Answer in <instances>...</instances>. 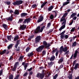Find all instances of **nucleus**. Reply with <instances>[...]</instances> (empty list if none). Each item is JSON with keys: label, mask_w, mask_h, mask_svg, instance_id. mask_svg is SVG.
Returning <instances> with one entry per match:
<instances>
[{"label": "nucleus", "mask_w": 79, "mask_h": 79, "mask_svg": "<svg viewBox=\"0 0 79 79\" xmlns=\"http://www.w3.org/2000/svg\"><path fill=\"white\" fill-rule=\"evenodd\" d=\"M19 75H18L14 79H18V77H19Z\"/></svg>", "instance_id": "58"}, {"label": "nucleus", "mask_w": 79, "mask_h": 79, "mask_svg": "<svg viewBox=\"0 0 79 79\" xmlns=\"http://www.w3.org/2000/svg\"><path fill=\"white\" fill-rule=\"evenodd\" d=\"M27 74H28V73H26L24 74L23 76H26Z\"/></svg>", "instance_id": "60"}, {"label": "nucleus", "mask_w": 79, "mask_h": 79, "mask_svg": "<svg viewBox=\"0 0 79 79\" xmlns=\"http://www.w3.org/2000/svg\"><path fill=\"white\" fill-rule=\"evenodd\" d=\"M34 37V35H31L30 36L28 39V40H30L31 39H32Z\"/></svg>", "instance_id": "37"}, {"label": "nucleus", "mask_w": 79, "mask_h": 79, "mask_svg": "<svg viewBox=\"0 0 79 79\" xmlns=\"http://www.w3.org/2000/svg\"><path fill=\"white\" fill-rule=\"evenodd\" d=\"M77 62V60H74V61L73 62L72 66L73 67V66H74V65H75V67H74V69H75V70H76L77 68H79V64L77 63H76Z\"/></svg>", "instance_id": "3"}, {"label": "nucleus", "mask_w": 79, "mask_h": 79, "mask_svg": "<svg viewBox=\"0 0 79 79\" xmlns=\"http://www.w3.org/2000/svg\"><path fill=\"white\" fill-rule=\"evenodd\" d=\"M30 48H28L27 49H26V52H29V49Z\"/></svg>", "instance_id": "54"}, {"label": "nucleus", "mask_w": 79, "mask_h": 79, "mask_svg": "<svg viewBox=\"0 0 79 79\" xmlns=\"http://www.w3.org/2000/svg\"><path fill=\"white\" fill-rule=\"evenodd\" d=\"M51 25V23H49L48 24L47 27H50V26Z\"/></svg>", "instance_id": "57"}, {"label": "nucleus", "mask_w": 79, "mask_h": 79, "mask_svg": "<svg viewBox=\"0 0 79 79\" xmlns=\"http://www.w3.org/2000/svg\"><path fill=\"white\" fill-rule=\"evenodd\" d=\"M30 21H31V19H25L24 21V24H26V23H27H27H29Z\"/></svg>", "instance_id": "12"}, {"label": "nucleus", "mask_w": 79, "mask_h": 79, "mask_svg": "<svg viewBox=\"0 0 79 79\" xmlns=\"http://www.w3.org/2000/svg\"><path fill=\"white\" fill-rule=\"evenodd\" d=\"M18 65H19V63L18 62H16L15 63V64L14 66V68L12 69V71H15L16 70V67H17V66H18Z\"/></svg>", "instance_id": "9"}, {"label": "nucleus", "mask_w": 79, "mask_h": 79, "mask_svg": "<svg viewBox=\"0 0 79 79\" xmlns=\"http://www.w3.org/2000/svg\"><path fill=\"white\" fill-rule=\"evenodd\" d=\"M36 6L37 5L35 4L33 5L32 6V7H33V8H35V7H36Z\"/></svg>", "instance_id": "61"}, {"label": "nucleus", "mask_w": 79, "mask_h": 79, "mask_svg": "<svg viewBox=\"0 0 79 79\" xmlns=\"http://www.w3.org/2000/svg\"><path fill=\"white\" fill-rule=\"evenodd\" d=\"M23 21V19H20L19 20V23H21V22H22V21Z\"/></svg>", "instance_id": "53"}, {"label": "nucleus", "mask_w": 79, "mask_h": 79, "mask_svg": "<svg viewBox=\"0 0 79 79\" xmlns=\"http://www.w3.org/2000/svg\"><path fill=\"white\" fill-rule=\"evenodd\" d=\"M65 27H66V26H64V25L62 26L60 28V31H61V30H62V29H64V28H65Z\"/></svg>", "instance_id": "24"}, {"label": "nucleus", "mask_w": 79, "mask_h": 79, "mask_svg": "<svg viewBox=\"0 0 79 79\" xmlns=\"http://www.w3.org/2000/svg\"><path fill=\"white\" fill-rule=\"evenodd\" d=\"M40 40V36H38L37 38H36L35 40V43H38V42H39V41Z\"/></svg>", "instance_id": "10"}, {"label": "nucleus", "mask_w": 79, "mask_h": 79, "mask_svg": "<svg viewBox=\"0 0 79 79\" xmlns=\"http://www.w3.org/2000/svg\"><path fill=\"white\" fill-rule=\"evenodd\" d=\"M60 39L62 40V39H64V35H60Z\"/></svg>", "instance_id": "42"}, {"label": "nucleus", "mask_w": 79, "mask_h": 79, "mask_svg": "<svg viewBox=\"0 0 79 79\" xmlns=\"http://www.w3.org/2000/svg\"><path fill=\"white\" fill-rule=\"evenodd\" d=\"M45 76V73H43L42 74L40 73H38L37 74V77L39 78H40V79H42L44 78Z\"/></svg>", "instance_id": "4"}, {"label": "nucleus", "mask_w": 79, "mask_h": 79, "mask_svg": "<svg viewBox=\"0 0 79 79\" xmlns=\"http://www.w3.org/2000/svg\"><path fill=\"white\" fill-rule=\"evenodd\" d=\"M75 16H77V13H73L70 15V18H73Z\"/></svg>", "instance_id": "14"}, {"label": "nucleus", "mask_w": 79, "mask_h": 79, "mask_svg": "<svg viewBox=\"0 0 79 79\" xmlns=\"http://www.w3.org/2000/svg\"><path fill=\"white\" fill-rule=\"evenodd\" d=\"M63 67V65H61L60 66V69H61Z\"/></svg>", "instance_id": "62"}, {"label": "nucleus", "mask_w": 79, "mask_h": 79, "mask_svg": "<svg viewBox=\"0 0 79 79\" xmlns=\"http://www.w3.org/2000/svg\"><path fill=\"white\" fill-rule=\"evenodd\" d=\"M53 15H51V16H50V18L51 19H53Z\"/></svg>", "instance_id": "48"}, {"label": "nucleus", "mask_w": 79, "mask_h": 79, "mask_svg": "<svg viewBox=\"0 0 79 79\" xmlns=\"http://www.w3.org/2000/svg\"><path fill=\"white\" fill-rule=\"evenodd\" d=\"M53 8V6H51L48 8V10L49 11H52V10Z\"/></svg>", "instance_id": "29"}, {"label": "nucleus", "mask_w": 79, "mask_h": 79, "mask_svg": "<svg viewBox=\"0 0 79 79\" xmlns=\"http://www.w3.org/2000/svg\"><path fill=\"white\" fill-rule=\"evenodd\" d=\"M68 77L69 78V79H73V76H72V75L71 74L70 76Z\"/></svg>", "instance_id": "52"}, {"label": "nucleus", "mask_w": 79, "mask_h": 79, "mask_svg": "<svg viewBox=\"0 0 79 79\" xmlns=\"http://www.w3.org/2000/svg\"><path fill=\"white\" fill-rule=\"evenodd\" d=\"M75 30V27H74L73 28H72V29L70 31L74 32V31Z\"/></svg>", "instance_id": "45"}, {"label": "nucleus", "mask_w": 79, "mask_h": 79, "mask_svg": "<svg viewBox=\"0 0 79 79\" xmlns=\"http://www.w3.org/2000/svg\"><path fill=\"white\" fill-rule=\"evenodd\" d=\"M43 45H44V47H46V48L49 47L50 46V44H48L45 41H43Z\"/></svg>", "instance_id": "7"}, {"label": "nucleus", "mask_w": 79, "mask_h": 79, "mask_svg": "<svg viewBox=\"0 0 79 79\" xmlns=\"http://www.w3.org/2000/svg\"><path fill=\"white\" fill-rule=\"evenodd\" d=\"M57 50H58V49H57V48H56L55 50H53L52 51L53 53H55V52H56V51H57Z\"/></svg>", "instance_id": "43"}, {"label": "nucleus", "mask_w": 79, "mask_h": 79, "mask_svg": "<svg viewBox=\"0 0 79 79\" xmlns=\"http://www.w3.org/2000/svg\"><path fill=\"white\" fill-rule=\"evenodd\" d=\"M58 77V74H56L54 77L53 79H56V77Z\"/></svg>", "instance_id": "47"}, {"label": "nucleus", "mask_w": 79, "mask_h": 79, "mask_svg": "<svg viewBox=\"0 0 79 79\" xmlns=\"http://www.w3.org/2000/svg\"><path fill=\"white\" fill-rule=\"evenodd\" d=\"M66 20L64 21L62 23L61 25L63 26H66Z\"/></svg>", "instance_id": "30"}, {"label": "nucleus", "mask_w": 79, "mask_h": 79, "mask_svg": "<svg viewBox=\"0 0 79 79\" xmlns=\"http://www.w3.org/2000/svg\"><path fill=\"white\" fill-rule=\"evenodd\" d=\"M26 27V25L24 24L20 26V28L22 30H24Z\"/></svg>", "instance_id": "11"}, {"label": "nucleus", "mask_w": 79, "mask_h": 79, "mask_svg": "<svg viewBox=\"0 0 79 79\" xmlns=\"http://www.w3.org/2000/svg\"><path fill=\"white\" fill-rule=\"evenodd\" d=\"M23 3V1H17L16 2L13 3L14 5H19Z\"/></svg>", "instance_id": "6"}, {"label": "nucleus", "mask_w": 79, "mask_h": 79, "mask_svg": "<svg viewBox=\"0 0 79 79\" xmlns=\"http://www.w3.org/2000/svg\"><path fill=\"white\" fill-rule=\"evenodd\" d=\"M46 54V52L45 51H44L43 52V55H45Z\"/></svg>", "instance_id": "56"}, {"label": "nucleus", "mask_w": 79, "mask_h": 79, "mask_svg": "<svg viewBox=\"0 0 79 79\" xmlns=\"http://www.w3.org/2000/svg\"><path fill=\"white\" fill-rule=\"evenodd\" d=\"M12 47H13V44H10L8 46V49H10V48H12Z\"/></svg>", "instance_id": "40"}, {"label": "nucleus", "mask_w": 79, "mask_h": 79, "mask_svg": "<svg viewBox=\"0 0 79 79\" xmlns=\"http://www.w3.org/2000/svg\"><path fill=\"white\" fill-rule=\"evenodd\" d=\"M10 3H11V2H7V4L8 5H10Z\"/></svg>", "instance_id": "63"}, {"label": "nucleus", "mask_w": 79, "mask_h": 79, "mask_svg": "<svg viewBox=\"0 0 79 79\" xmlns=\"http://www.w3.org/2000/svg\"><path fill=\"white\" fill-rule=\"evenodd\" d=\"M69 0H67V1L68 2H64L63 5V6H64L65 5H68V4H69V3H70V2L69 1Z\"/></svg>", "instance_id": "13"}, {"label": "nucleus", "mask_w": 79, "mask_h": 79, "mask_svg": "<svg viewBox=\"0 0 79 79\" xmlns=\"http://www.w3.org/2000/svg\"><path fill=\"white\" fill-rule=\"evenodd\" d=\"M34 55V54H33V53L32 52H31L30 53H29L28 54V56H29V57H30V56H32Z\"/></svg>", "instance_id": "33"}, {"label": "nucleus", "mask_w": 79, "mask_h": 79, "mask_svg": "<svg viewBox=\"0 0 79 79\" xmlns=\"http://www.w3.org/2000/svg\"><path fill=\"white\" fill-rule=\"evenodd\" d=\"M76 45H77V43H76V41H75L73 44L72 47H75Z\"/></svg>", "instance_id": "26"}, {"label": "nucleus", "mask_w": 79, "mask_h": 79, "mask_svg": "<svg viewBox=\"0 0 79 79\" xmlns=\"http://www.w3.org/2000/svg\"><path fill=\"white\" fill-rule=\"evenodd\" d=\"M77 19V17L76 16H74L73 18V21L74 20H76Z\"/></svg>", "instance_id": "51"}, {"label": "nucleus", "mask_w": 79, "mask_h": 79, "mask_svg": "<svg viewBox=\"0 0 79 79\" xmlns=\"http://www.w3.org/2000/svg\"><path fill=\"white\" fill-rule=\"evenodd\" d=\"M19 42H20L19 40H18L17 42V43L16 44V45L18 46V45H19Z\"/></svg>", "instance_id": "50"}, {"label": "nucleus", "mask_w": 79, "mask_h": 79, "mask_svg": "<svg viewBox=\"0 0 79 79\" xmlns=\"http://www.w3.org/2000/svg\"><path fill=\"white\" fill-rule=\"evenodd\" d=\"M75 79H79V76L75 78Z\"/></svg>", "instance_id": "64"}, {"label": "nucleus", "mask_w": 79, "mask_h": 79, "mask_svg": "<svg viewBox=\"0 0 79 79\" xmlns=\"http://www.w3.org/2000/svg\"><path fill=\"white\" fill-rule=\"evenodd\" d=\"M55 57L54 56H52L51 58L50 59V61H53L54 60H55Z\"/></svg>", "instance_id": "32"}, {"label": "nucleus", "mask_w": 79, "mask_h": 79, "mask_svg": "<svg viewBox=\"0 0 79 79\" xmlns=\"http://www.w3.org/2000/svg\"><path fill=\"white\" fill-rule=\"evenodd\" d=\"M51 74V73L49 72H47L46 74V76H50Z\"/></svg>", "instance_id": "59"}, {"label": "nucleus", "mask_w": 79, "mask_h": 79, "mask_svg": "<svg viewBox=\"0 0 79 79\" xmlns=\"http://www.w3.org/2000/svg\"><path fill=\"white\" fill-rule=\"evenodd\" d=\"M45 27V26H43L41 28V29L40 30V27L39 26L37 27L36 29L35 30V33H39L40 32H42L43 31V29Z\"/></svg>", "instance_id": "2"}, {"label": "nucleus", "mask_w": 79, "mask_h": 79, "mask_svg": "<svg viewBox=\"0 0 79 79\" xmlns=\"http://www.w3.org/2000/svg\"><path fill=\"white\" fill-rule=\"evenodd\" d=\"M13 79V75H10L9 76V79Z\"/></svg>", "instance_id": "46"}, {"label": "nucleus", "mask_w": 79, "mask_h": 79, "mask_svg": "<svg viewBox=\"0 0 79 79\" xmlns=\"http://www.w3.org/2000/svg\"><path fill=\"white\" fill-rule=\"evenodd\" d=\"M44 48V46L41 45L37 48L36 49V50L38 52H41L42 51V50H43Z\"/></svg>", "instance_id": "5"}, {"label": "nucleus", "mask_w": 79, "mask_h": 79, "mask_svg": "<svg viewBox=\"0 0 79 79\" xmlns=\"http://www.w3.org/2000/svg\"><path fill=\"white\" fill-rule=\"evenodd\" d=\"M22 65H24V67L25 68V70L26 69V68L27 67V66L28 65V64L27 63H25L23 62L22 63Z\"/></svg>", "instance_id": "15"}, {"label": "nucleus", "mask_w": 79, "mask_h": 79, "mask_svg": "<svg viewBox=\"0 0 79 79\" xmlns=\"http://www.w3.org/2000/svg\"><path fill=\"white\" fill-rule=\"evenodd\" d=\"M78 51H79V48H78L75 51V53L74 54H72L70 60H72V59H73V60H76V59L77 53H79L78 52Z\"/></svg>", "instance_id": "1"}, {"label": "nucleus", "mask_w": 79, "mask_h": 79, "mask_svg": "<svg viewBox=\"0 0 79 79\" xmlns=\"http://www.w3.org/2000/svg\"><path fill=\"white\" fill-rule=\"evenodd\" d=\"M23 58H24V57L23 56H21L19 59V61L21 60V61H22L23 60Z\"/></svg>", "instance_id": "36"}, {"label": "nucleus", "mask_w": 79, "mask_h": 79, "mask_svg": "<svg viewBox=\"0 0 79 79\" xmlns=\"http://www.w3.org/2000/svg\"><path fill=\"white\" fill-rule=\"evenodd\" d=\"M68 37H69V36L68 35H66L64 36V38H65V39H68Z\"/></svg>", "instance_id": "44"}, {"label": "nucleus", "mask_w": 79, "mask_h": 79, "mask_svg": "<svg viewBox=\"0 0 79 79\" xmlns=\"http://www.w3.org/2000/svg\"><path fill=\"white\" fill-rule=\"evenodd\" d=\"M6 50H4L2 52H0V55H3L4 53H6Z\"/></svg>", "instance_id": "22"}, {"label": "nucleus", "mask_w": 79, "mask_h": 79, "mask_svg": "<svg viewBox=\"0 0 79 79\" xmlns=\"http://www.w3.org/2000/svg\"><path fill=\"white\" fill-rule=\"evenodd\" d=\"M3 26L5 30L7 29V25L6 24H3Z\"/></svg>", "instance_id": "28"}, {"label": "nucleus", "mask_w": 79, "mask_h": 79, "mask_svg": "<svg viewBox=\"0 0 79 79\" xmlns=\"http://www.w3.org/2000/svg\"><path fill=\"white\" fill-rule=\"evenodd\" d=\"M63 46H62L60 48V54H61L62 53H63Z\"/></svg>", "instance_id": "18"}, {"label": "nucleus", "mask_w": 79, "mask_h": 79, "mask_svg": "<svg viewBox=\"0 0 79 79\" xmlns=\"http://www.w3.org/2000/svg\"><path fill=\"white\" fill-rule=\"evenodd\" d=\"M66 21V18H64V17H62V18L60 20V22H62L63 21Z\"/></svg>", "instance_id": "25"}, {"label": "nucleus", "mask_w": 79, "mask_h": 79, "mask_svg": "<svg viewBox=\"0 0 79 79\" xmlns=\"http://www.w3.org/2000/svg\"><path fill=\"white\" fill-rule=\"evenodd\" d=\"M73 22H74V20H72V22H70V23L69 24V25L70 26L72 25V24H73Z\"/></svg>", "instance_id": "55"}, {"label": "nucleus", "mask_w": 79, "mask_h": 79, "mask_svg": "<svg viewBox=\"0 0 79 79\" xmlns=\"http://www.w3.org/2000/svg\"><path fill=\"white\" fill-rule=\"evenodd\" d=\"M7 20H9V21H12V20H13V17L11 16L8 18H7Z\"/></svg>", "instance_id": "27"}, {"label": "nucleus", "mask_w": 79, "mask_h": 79, "mask_svg": "<svg viewBox=\"0 0 79 79\" xmlns=\"http://www.w3.org/2000/svg\"><path fill=\"white\" fill-rule=\"evenodd\" d=\"M67 15H68V13L67 12L64 14V15L62 16V18H66Z\"/></svg>", "instance_id": "35"}, {"label": "nucleus", "mask_w": 79, "mask_h": 79, "mask_svg": "<svg viewBox=\"0 0 79 79\" xmlns=\"http://www.w3.org/2000/svg\"><path fill=\"white\" fill-rule=\"evenodd\" d=\"M48 64L49 67H52V65H53V62H51L50 63H48Z\"/></svg>", "instance_id": "23"}, {"label": "nucleus", "mask_w": 79, "mask_h": 79, "mask_svg": "<svg viewBox=\"0 0 79 79\" xmlns=\"http://www.w3.org/2000/svg\"><path fill=\"white\" fill-rule=\"evenodd\" d=\"M12 37V36H8L7 38L8 40H11Z\"/></svg>", "instance_id": "31"}, {"label": "nucleus", "mask_w": 79, "mask_h": 79, "mask_svg": "<svg viewBox=\"0 0 79 79\" xmlns=\"http://www.w3.org/2000/svg\"><path fill=\"white\" fill-rule=\"evenodd\" d=\"M34 37V35H31L30 36L28 39V40H30L31 39H32Z\"/></svg>", "instance_id": "38"}, {"label": "nucleus", "mask_w": 79, "mask_h": 79, "mask_svg": "<svg viewBox=\"0 0 79 79\" xmlns=\"http://www.w3.org/2000/svg\"><path fill=\"white\" fill-rule=\"evenodd\" d=\"M47 3V2H46L44 3L41 6V8H43L44 6H45V5H46Z\"/></svg>", "instance_id": "34"}, {"label": "nucleus", "mask_w": 79, "mask_h": 79, "mask_svg": "<svg viewBox=\"0 0 79 79\" xmlns=\"http://www.w3.org/2000/svg\"><path fill=\"white\" fill-rule=\"evenodd\" d=\"M65 52V55H68V54H69V51H67Z\"/></svg>", "instance_id": "39"}, {"label": "nucleus", "mask_w": 79, "mask_h": 79, "mask_svg": "<svg viewBox=\"0 0 79 79\" xmlns=\"http://www.w3.org/2000/svg\"><path fill=\"white\" fill-rule=\"evenodd\" d=\"M64 33H65V31H64L60 34V35H64Z\"/></svg>", "instance_id": "41"}, {"label": "nucleus", "mask_w": 79, "mask_h": 79, "mask_svg": "<svg viewBox=\"0 0 79 79\" xmlns=\"http://www.w3.org/2000/svg\"><path fill=\"white\" fill-rule=\"evenodd\" d=\"M18 39H19V36L17 35L14 38V41H16V40H17Z\"/></svg>", "instance_id": "17"}, {"label": "nucleus", "mask_w": 79, "mask_h": 79, "mask_svg": "<svg viewBox=\"0 0 79 79\" xmlns=\"http://www.w3.org/2000/svg\"><path fill=\"white\" fill-rule=\"evenodd\" d=\"M67 51H68V48L67 47L65 46L63 50H62V53L63 52H67Z\"/></svg>", "instance_id": "16"}, {"label": "nucleus", "mask_w": 79, "mask_h": 79, "mask_svg": "<svg viewBox=\"0 0 79 79\" xmlns=\"http://www.w3.org/2000/svg\"><path fill=\"white\" fill-rule=\"evenodd\" d=\"M14 13L15 14V15H19V10H15Z\"/></svg>", "instance_id": "21"}, {"label": "nucleus", "mask_w": 79, "mask_h": 79, "mask_svg": "<svg viewBox=\"0 0 79 79\" xmlns=\"http://www.w3.org/2000/svg\"><path fill=\"white\" fill-rule=\"evenodd\" d=\"M3 74V70H1L0 71V76H2Z\"/></svg>", "instance_id": "49"}, {"label": "nucleus", "mask_w": 79, "mask_h": 79, "mask_svg": "<svg viewBox=\"0 0 79 79\" xmlns=\"http://www.w3.org/2000/svg\"><path fill=\"white\" fill-rule=\"evenodd\" d=\"M44 20V17L42 16H40L38 18V20L37 21L38 23H40L41 21H42Z\"/></svg>", "instance_id": "8"}, {"label": "nucleus", "mask_w": 79, "mask_h": 79, "mask_svg": "<svg viewBox=\"0 0 79 79\" xmlns=\"http://www.w3.org/2000/svg\"><path fill=\"white\" fill-rule=\"evenodd\" d=\"M27 14L26 13H22L21 14V17H24L25 16H27Z\"/></svg>", "instance_id": "20"}, {"label": "nucleus", "mask_w": 79, "mask_h": 79, "mask_svg": "<svg viewBox=\"0 0 79 79\" xmlns=\"http://www.w3.org/2000/svg\"><path fill=\"white\" fill-rule=\"evenodd\" d=\"M64 61V57H62L60 58V63H63V61Z\"/></svg>", "instance_id": "19"}]
</instances>
